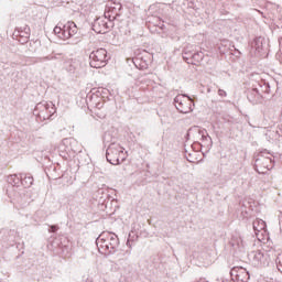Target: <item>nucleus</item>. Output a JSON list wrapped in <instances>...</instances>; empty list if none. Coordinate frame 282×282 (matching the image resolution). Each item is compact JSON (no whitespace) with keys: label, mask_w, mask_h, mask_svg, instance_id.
Here are the masks:
<instances>
[{"label":"nucleus","mask_w":282,"mask_h":282,"mask_svg":"<svg viewBox=\"0 0 282 282\" xmlns=\"http://www.w3.org/2000/svg\"><path fill=\"white\" fill-rule=\"evenodd\" d=\"M198 135H202L203 142H209V144H213V139L210 135H208V132L206 130H199L197 129Z\"/></svg>","instance_id":"obj_18"},{"label":"nucleus","mask_w":282,"mask_h":282,"mask_svg":"<svg viewBox=\"0 0 282 282\" xmlns=\"http://www.w3.org/2000/svg\"><path fill=\"white\" fill-rule=\"evenodd\" d=\"M183 58H184V61H187V63H189V61H191V57H188V52H184L183 53Z\"/></svg>","instance_id":"obj_27"},{"label":"nucleus","mask_w":282,"mask_h":282,"mask_svg":"<svg viewBox=\"0 0 282 282\" xmlns=\"http://www.w3.org/2000/svg\"><path fill=\"white\" fill-rule=\"evenodd\" d=\"M93 30L97 34H107L109 30V22H107L106 18H98L93 23Z\"/></svg>","instance_id":"obj_9"},{"label":"nucleus","mask_w":282,"mask_h":282,"mask_svg":"<svg viewBox=\"0 0 282 282\" xmlns=\"http://www.w3.org/2000/svg\"><path fill=\"white\" fill-rule=\"evenodd\" d=\"M58 58H61V54H57V55H47V56H45V57H41V58H40V62H41V63H44V61H56V59H58Z\"/></svg>","instance_id":"obj_21"},{"label":"nucleus","mask_w":282,"mask_h":282,"mask_svg":"<svg viewBox=\"0 0 282 282\" xmlns=\"http://www.w3.org/2000/svg\"><path fill=\"white\" fill-rule=\"evenodd\" d=\"M253 230L257 235V232H261V230H265V221L262 219H257L253 221Z\"/></svg>","instance_id":"obj_15"},{"label":"nucleus","mask_w":282,"mask_h":282,"mask_svg":"<svg viewBox=\"0 0 282 282\" xmlns=\"http://www.w3.org/2000/svg\"><path fill=\"white\" fill-rule=\"evenodd\" d=\"M20 184H22L24 188H30L32 184H34V177L30 174H21Z\"/></svg>","instance_id":"obj_12"},{"label":"nucleus","mask_w":282,"mask_h":282,"mask_svg":"<svg viewBox=\"0 0 282 282\" xmlns=\"http://www.w3.org/2000/svg\"><path fill=\"white\" fill-rule=\"evenodd\" d=\"M106 160L109 162V164H112L113 166H118L121 162H124V148H122L118 143H111L108 149L106 150Z\"/></svg>","instance_id":"obj_2"},{"label":"nucleus","mask_w":282,"mask_h":282,"mask_svg":"<svg viewBox=\"0 0 282 282\" xmlns=\"http://www.w3.org/2000/svg\"><path fill=\"white\" fill-rule=\"evenodd\" d=\"M97 248L101 254H116L120 246L118 235L105 231L96 239Z\"/></svg>","instance_id":"obj_1"},{"label":"nucleus","mask_w":282,"mask_h":282,"mask_svg":"<svg viewBox=\"0 0 282 282\" xmlns=\"http://www.w3.org/2000/svg\"><path fill=\"white\" fill-rule=\"evenodd\" d=\"M58 230V226L52 225L50 226L48 232H56Z\"/></svg>","instance_id":"obj_25"},{"label":"nucleus","mask_w":282,"mask_h":282,"mask_svg":"<svg viewBox=\"0 0 282 282\" xmlns=\"http://www.w3.org/2000/svg\"><path fill=\"white\" fill-rule=\"evenodd\" d=\"M122 9V4H115L113 7H107L105 11V18L109 20L111 25V21H116L117 17H120V10Z\"/></svg>","instance_id":"obj_10"},{"label":"nucleus","mask_w":282,"mask_h":282,"mask_svg":"<svg viewBox=\"0 0 282 282\" xmlns=\"http://www.w3.org/2000/svg\"><path fill=\"white\" fill-rule=\"evenodd\" d=\"M174 105L180 113H191L193 111V99L188 95H177L174 98Z\"/></svg>","instance_id":"obj_6"},{"label":"nucleus","mask_w":282,"mask_h":282,"mask_svg":"<svg viewBox=\"0 0 282 282\" xmlns=\"http://www.w3.org/2000/svg\"><path fill=\"white\" fill-rule=\"evenodd\" d=\"M95 113H96L99 118H102V116H100V115L98 113V109H95Z\"/></svg>","instance_id":"obj_28"},{"label":"nucleus","mask_w":282,"mask_h":282,"mask_svg":"<svg viewBox=\"0 0 282 282\" xmlns=\"http://www.w3.org/2000/svg\"><path fill=\"white\" fill-rule=\"evenodd\" d=\"M54 34H56V36H61V34H63V29L61 26H55L53 30Z\"/></svg>","instance_id":"obj_23"},{"label":"nucleus","mask_w":282,"mask_h":282,"mask_svg":"<svg viewBox=\"0 0 282 282\" xmlns=\"http://www.w3.org/2000/svg\"><path fill=\"white\" fill-rule=\"evenodd\" d=\"M66 30L69 32L72 36L78 33V26H76V23L74 22H67Z\"/></svg>","instance_id":"obj_17"},{"label":"nucleus","mask_w":282,"mask_h":282,"mask_svg":"<svg viewBox=\"0 0 282 282\" xmlns=\"http://www.w3.org/2000/svg\"><path fill=\"white\" fill-rule=\"evenodd\" d=\"M202 61H204V53L196 52L191 55V61L187 63H188V65H197V63H202Z\"/></svg>","instance_id":"obj_13"},{"label":"nucleus","mask_w":282,"mask_h":282,"mask_svg":"<svg viewBox=\"0 0 282 282\" xmlns=\"http://www.w3.org/2000/svg\"><path fill=\"white\" fill-rule=\"evenodd\" d=\"M218 96H220V98H226V96H227L226 90L218 89Z\"/></svg>","instance_id":"obj_24"},{"label":"nucleus","mask_w":282,"mask_h":282,"mask_svg":"<svg viewBox=\"0 0 282 282\" xmlns=\"http://www.w3.org/2000/svg\"><path fill=\"white\" fill-rule=\"evenodd\" d=\"M10 237V231L8 229L0 230V241H8Z\"/></svg>","instance_id":"obj_20"},{"label":"nucleus","mask_w":282,"mask_h":282,"mask_svg":"<svg viewBox=\"0 0 282 282\" xmlns=\"http://www.w3.org/2000/svg\"><path fill=\"white\" fill-rule=\"evenodd\" d=\"M230 276L235 282L250 281V273L243 267H234L230 271Z\"/></svg>","instance_id":"obj_7"},{"label":"nucleus","mask_w":282,"mask_h":282,"mask_svg":"<svg viewBox=\"0 0 282 282\" xmlns=\"http://www.w3.org/2000/svg\"><path fill=\"white\" fill-rule=\"evenodd\" d=\"M265 87H267V89L264 91L268 94L269 89H270V85H267Z\"/></svg>","instance_id":"obj_29"},{"label":"nucleus","mask_w":282,"mask_h":282,"mask_svg":"<svg viewBox=\"0 0 282 282\" xmlns=\"http://www.w3.org/2000/svg\"><path fill=\"white\" fill-rule=\"evenodd\" d=\"M90 67L95 69H100V67H105L107 65V50L99 48L97 51H93L89 55Z\"/></svg>","instance_id":"obj_5"},{"label":"nucleus","mask_w":282,"mask_h":282,"mask_svg":"<svg viewBox=\"0 0 282 282\" xmlns=\"http://www.w3.org/2000/svg\"><path fill=\"white\" fill-rule=\"evenodd\" d=\"M7 182L11 184V186L19 187L21 185V176L19 177L17 174L9 175Z\"/></svg>","instance_id":"obj_14"},{"label":"nucleus","mask_w":282,"mask_h":282,"mask_svg":"<svg viewBox=\"0 0 282 282\" xmlns=\"http://www.w3.org/2000/svg\"><path fill=\"white\" fill-rule=\"evenodd\" d=\"M251 46L254 47L257 52H261V50H263V37H256Z\"/></svg>","instance_id":"obj_16"},{"label":"nucleus","mask_w":282,"mask_h":282,"mask_svg":"<svg viewBox=\"0 0 282 282\" xmlns=\"http://www.w3.org/2000/svg\"><path fill=\"white\" fill-rule=\"evenodd\" d=\"M59 39H62L63 41H67V39H72L69 31L66 29V24L63 26L62 34L59 35Z\"/></svg>","instance_id":"obj_19"},{"label":"nucleus","mask_w":282,"mask_h":282,"mask_svg":"<svg viewBox=\"0 0 282 282\" xmlns=\"http://www.w3.org/2000/svg\"><path fill=\"white\" fill-rule=\"evenodd\" d=\"M256 171L261 175H265L268 172L274 169L272 156L268 152H261L256 159Z\"/></svg>","instance_id":"obj_3"},{"label":"nucleus","mask_w":282,"mask_h":282,"mask_svg":"<svg viewBox=\"0 0 282 282\" xmlns=\"http://www.w3.org/2000/svg\"><path fill=\"white\" fill-rule=\"evenodd\" d=\"M34 113L40 120H50L56 113V107L53 102L41 101L35 106Z\"/></svg>","instance_id":"obj_4"},{"label":"nucleus","mask_w":282,"mask_h":282,"mask_svg":"<svg viewBox=\"0 0 282 282\" xmlns=\"http://www.w3.org/2000/svg\"><path fill=\"white\" fill-rule=\"evenodd\" d=\"M247 98H248L249 102H251V105H259V102H261V100H263V96H261V94H259V89H257V88L249 90L247 94Z\"/></svg>","instance_id":"obj_11"},{"label":"nucleus","mask_w":282,"mask_h":282,"mask_svg":"<svg viewBox=\"0 0 282 282\" xmlns=\"http://www.w3.org/2000/svg\"><path fill=\"white\" fill-rule=\"evenodd\" d=\"M248 259L251 263V265H253V268H261V265H265V261H268V257H265V254H263V252L261 251H251L248 254Z\"/></svg>","instance_id":"obj_8"},{"label":"nucleus","mask_w":282,"mask_h":282,"mask_svg":"<svg viewBox=\"0 0 282 282\" xmlns=\"http://www.w3.org/2000/svg\"><path fill=\"white\" fill-rule=\"evenodd\" d=\"M275 265H276L279 272H281V274H282V252L280 254H278V257L275 259Z\"/></svg>","instance_id":"obj_22"},{"label":"nucleus","mask_w":282,"mask_h":282,"mask_svg":"<svg viewBox=\"0 0 282 282\" xmlns=\"http://www.w3.org/2000/svg\"><path fill=\"white\" fill-rule=\"evenodd\" d=\"M131 241H133V238H131V234H129L128 240H127V243H126V246H127L128 248H131Z\"/></svg>","instance_id":"obj_26"}]
</instances>
